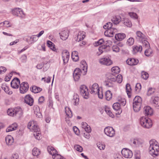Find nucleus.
<instances>
[{
	"mask_svg": "<svg viewBox=\"0 0 159 159\" xmlns=\"http://www.w3.org/2000/svg\"><path fill=\"white\" fill-rule=\"evenodd\" d=\"M116 80L118 83H120L122 81V76L121 75L119 74L117 75L116 77Z\"/></svg>",
	"mask_w": 159,
	"mask_h": 159,
	"instance_id": "obj_52",
	"label": "nucleus"
},
{
	"mask_svg": "<svg viewBox=\"0 0 159 159\" xmlns=\"http://www.w3.org/2000/svg\"><path fill=\"white\" fill-rule=\"evenodd\" d=\"M117 31V29L115 27H113L111 29H107L104 32V35L107 37H112L114 34Z\"/></svg>",
	"mask_w": 159,
	"mask_h": 159,
	"instance_id": "obj_9",
	"label": "nucleus"
},
{
	"mask_svg": "<svg viewBox=\"0 0 159 159\" xmlns=\"http://www.w3.org/2000/svg\"><path fill=\"white\" fill-rule=\"evenodd\" d=\"M104 42L103 39H101L98 41L95 42L94 45L95 46H98L99 45H101Z\"/></svg>",
	"mask_w": 159,
	"mask_h": 159,
	"instance_id": "obj_53",
	"label": "nucleus"
},
{
	"mask_svg": "<svg viewBox=\"0 0 159 159\" xmlns=\"http://www.w3.org/2000/svg\"><path fill=\"white\" fill-rule=\"evenodd\" d=\"M126 93H129L131 92V90L130 85L129 84H127L126 86Z\"/></svg>",
	"mask_w": 159,
	"mask_h": 159,
	"instance_id": "obj_55",
	"label": "nucleus"
},
{
	"mask_svg": "<svg viewBox=\"0 0 159 159\" xmlns=\"http://www.w3.org/2000/svg\"><path fill=\"white\" fill-rule=\"evenodd\" d=\"M33 135L38 140L40 139L41 136L40 131L39 132H36L34 133Z\"/></svg>",
	"mask_w": 159,
	"mask_h": 159,
	"instance_id": "obj_40",
	"label": "nucleus"
},
{
	"mask_svg": "<svg viewBox=\"0 0 159 159\" xmlns=\"http://www.w3.org/2000/svg\"><path fill=\"white\" fill-rule=\"evenodd\" d=\"M121 153L122 155L126 158H131L133 153L131 150H121Z\"/></svg>",
	"mask_w": 159,
	"mask_h": 159,
	"instance_id": "obj_11",
	"label": "nucleus"
},
{
	"mask_svg": "<svg viewBox=\"0 0 159 159\" xmlns=\"http://www.w3.org/2000/svg\"><path fill=\"white\" fill-rule=\"evenodd\" d=\"M37 108V110H34V114L38 118H41L42 117V115L40 111V109L39 107H36Z\"/></svg>",
	"mask_w": 159,
	"mask_h": 159,
	"instance_id": "obj_37",
	"label": "nucleus"
},
{
	"mask_svg": "<svg viewBox=\"0 0 159 159\" xmlns=\"http://www.w3.org/2000/svg\"><path fill=\"white\" fill-rule=\"evenodd\" d=\"M84 36V35L82 36L81 33H79L78 34V35L77 36V38L76 39V40L78 42L81 41L84 39V36Z\"/></svg>",
	"mask_w": 159,
	"mask_h": 159,
	"instance_id": "obj_47",
	"label": "nucleus"
},
{
	"mask_svg": "<svg viewBox=\"0 0 159 159\" xmlns=\"http://www.w3.org/2000/svg\"><path fill=\"white\" fill-rule=\"evenodd\" d=\"M140 124L143 127L145 128H149L152 125L151 120L150 119H147L144 116L140 118Z\"/></svg>",
	"mask_w": 159,
	"mask_h": 159,
	"instance_id": "obj_3",
	"label": "nucleus"
},
{
	"mask_svg": "<svg viewBox=\"0 0 159 159\" xmlns=\"http://www.w3.org/2000/svg\"><path fill=\"white\" fill-rule=\"evenodd\" d=\"M148 73L144 71H142L141 72L142 78L144 80H146L147 79L148 77Z\"/></svg>",
	"mask_w": 159,
	"mask_h": 159,
	"instance_id": "obj_41",
	"label": "nucleus"
},
{
	"mask_svg": "<svg viewBox=\"0 0 159 159\" xmlns=\"http://www.w3.org/2000/svg\"><path fill=\"white\" fill-rule=\"evenodd\" d=\"M149 153L155 157L159 155V150H150Z\"/></svg>",
	"mask_w": 159,
	"mask_h": 159,
	"instance_id": "obj_31",
	"label": "nucleus"
},
{
	"mask_svg": "<svg viewBox=\"0 0 159 159\" xmlns=\"http://www.w3.org/2000/svg\"><path fill=\"white\" fill-rule=\"evenodd\" d=\"M142 103V99L139 96H136L133 100V104H139Z\"/></svg>",
	"mask_w": 159,
	"mask_h": 159,
	"instance_id": "obj_28",
	"label": "nucleus"
},
{
	"mask_svg": "<svg viewBox=\"0 0 159 159\" xmlns=\"http://www.w3.org/2000/svg\"><path fill=\"white\" fill-rule=\"evenodd\" d=\"M150 101L154 106L156 108L159 109V97L152 96L151 98Z\"/></svg>",
	"mask_w": 159,
	"mask_h": 159,
	"instance_id": "obj_8",
	"label": "nucleus"
},
{
	"mask_svg": "<svg viewBox=\"0 0 159 159\" xmlns=\"http://www.w3.org/2000/svg\"><path fill=\"white\" fill-rule=\"evenodd\" d=\"M47 45L50 49L54 51H56V48L55 47V45L51 41L49 40L48 41H47Z\"/></svg>",
	"mask_w": 159,
	"mask_h": 159,
	"instance_id": "obj_30",
	"label": "nucleus"
},
{
	"mask_svg": "<svg viewBox=\"0 0 159 159\" xmlns=\"http://www.w3.org/2000/svg\"><path fill=\"white\" fill-rule=\"evenodd\" d=\"M142 43L146 48L148 49L150 48L149 43L146 40H144L142 41Z\"/></svg>",
	"mask_w": 159,
	"mask_h": 159,
	"instance_id": "obj_48",
	"label": "nucleus"
},
{
	"mask_svg": "<svg viewBox=\"0 0 159 159\" xmlns=\"http://www.w3.org/2000/svg\"><path fill=\"white\" fill-rule=\"evenodd\" d=\"M114 159H123L121 156L118 153H116L114 155Z\"/></svg>",
	"mask_w": 159,
	"mask_h": 159,
	"instance_id": "obj_49",
	"label": "nucleus"
},
{
	"mask_svg": "<svg viewBox=\"0 0 159 159\" xmlns=\"http://www.w3.org/2000/svg\"><path fill=\"white\" fill-rule=\"evenodd\" d=\"M80 91L81 95L84 98L88 99L89 97L88 89L85 85H82L80 86Z\"/></svg>",
	"mask_w": 159,
	"mask_h": 159,
	"instance_id": "obj_5",
	"label": "nucleus"
},
{
	"mask_svg": "<svg viewBox=\"0 0 159 159\" xmlns=\"http://www.w3.org/2000/svg\"><path fill=\"white\" fill-rule=\"evenodd\" d=\"M101 49H102L104 52H107L109 51L110 47L108 45H104L100 47V50Z\"/></svg>",
	"mask_w": 159,
	"mask_h": 159,
	"instance_id": "obj_38",
	"label": "nucleus"
},
{
	"mask_svg": "<svg viewBox=\"0 0 159 159\" xmlns=\"http://www.w3.org/2000/svg\"><path fill=\"white\" fill-rule=\"evenodd\" d=\"M111 71L113 74H117L119 73L120 70L118 66H114L112 68Z\"/></svg>",
	"mask_w": 159,
	"mask_h": 159,
	"instance_id": "obj_34",
	"label": "nucleus"
},
{
	"mask_svg": "<svg viewBox=\"0 0 159 159\" xmlns=\"http://www.w3.org/2000/svg\"><path fill=\"white\" fill-rule=\"evenodd\" d=\"M105 111L112 118H113L114 117V115L112 114L111 111L108 109H106Z\"/></svg>",
	"mask_w": 159,
	"mask_h": 159,
	"instance_id": "obj_54",
	"label": "nucleus"
},
{
	"mask_svg": "<svg viewBox=\"0 0 159 159\" xmlns=\"http://www.w3.org/2000/svg\"><path fill=\"white\" fill-rule=\"evenodd\" d=\"M155 92V89H154L152 88H149L148 90L147 95L148 96H149L153 93Z\"/></svg>",
	"mask_w": 159,
	"mask_h": 159,
	"instance_id": "obj_44",
	"label": "nucleus"
},
{
	"mask_svg": "<svg viewBox=\"0 0 159 159\" xmlns=\"http://www.w3.org/2000/svg\"><path fill=\"white\" fill-rule=\"evenodd\" d=\"M113 109L116 110L118 111L117 113L116 114H120L122 112V110L120 108V104L116 102L114 103L112 106Z\"/></svg>",
	"mask_w": 159,
	"mask_h": 159,
	"instance_id": "obj_19",
	"label": "nucleus"
},
{
	"mask_svg": "<svg viewBox=\"0 0 159 159\" xmlns=\"http://www.w3.org/2000/svg\"><path fill=\"white\" fill-rule=\"evenodd\" d=\"M112 49L113 52H118L120 50L119 47L116 45L113 46L112 47Z\"/></svg>",
	"mask_w": 159,
	"mask_h": 159,
	"instance_id": "obj_56",
	"label": "nucleus"
},
{
	"mask_svg": "<svg viewBox=\"0 0 159 159\" xmlns=\"http://www.w3.org/2000/svg\"><path fill=\"white\" fill-rule=\"evenodd\" d=\"M29 86L28 83L26 82H24L21 83L20 85V92L21 93H24L28 90Z\"/></svg>",
	"mask_w": 159,
	"mask_h": 159,
	"instance_id": "obj_7",
	"label": "nucleus"
},
{
	"mask_svg": "<svg viewBox=\"0 0 159 159\" xmlns=\"http://www.w3.org/2000/svg\"><path fill=\"white\" fill-rule=\"evenodd\" d=\"M27 127L30 131H33L34 133L39 132L40 131L39 127L34 120L30 121L28 123Z\"/></svg>",
	"mask_w": 159,
	"mask_h": 159,
	"instance_id": "obj_4",
	"label": "nucleus"
},
{
	"mask_svg": "<svg viewBox=\"0 0 159 159\" xmlns=\"http://www.w3.org/2000/svg\"><path fill=\"white\" fill-rule=\"evenodd\" d=\"M105 134L110 137H113L115 135V131L113 128L111 127L108 126L105 128L104 129Z\"/></svg>",
	"mask_w": 159,
	"mask_h": 159,
	"instance_id": "obj_6",
	"label": "nucleus"
},
{
	"mask_svg": "<svg viewBox=\"0 0 159 159\" xmlns=\"http://www.w3.org/2000/svg\"><path fill=\"white\" fill-rule=\"evenodd\" d=\"M133 53L134 54H135L138 52H141L142 50V48L141 46H136L133 47Z\"/></svg>",
	"mask_w": 159,
	"mask_h": 159,
	"instance_id": "obj_27",
	"label": "nucleus"
},
{
	"mask_svg": "<svg viewBox=\"0 0 159 159\" xmlns=\"http://www.w3.org/2000/svg\"><path fill=\"white\" fill-rule=\"evenodd\" d=\"M130 143L132 146L137 148L142 144V142L140 139H135L131 140Z\"/></svg>",
	"mask_w": 159,
	"mask_h": 159,
	"instance_id": "obj_15",
	"label": "nucleus"
},
{
	"mask_svg": "<svg viewBox=\"0 0 159 159\" xmlns=\"http://www.w3.org/2000/svg\"><path fill=\"white\" fill-rule=\"evenodd\" d=\"M117 100L118 102H117L120 104V105L124 106L125 105L126 101L125 98H122L121 97H118L117 98Z\"/></svg>",
	"mask_w": 159,
	"mask_h": 159,
	"instance_id": "obj_29",
	"label": "nucleus"
},
{
	"mask_svg": "<svg viewBox=\"0 0 159 159\" xmlns=\"http://www.w3.org/2000/svg\"><path fill=\"white\" fill-rule=\"evenodd\" d=\"M136 34L137 36L136 38L139 41H142L143 39H145V35L140 31H137Z\"/></svg>",
	"mask_w": 159,
	"mask_h": 159,
	"instance_id": "obj_23",
	"label": "nucleus"
},
{
	"mask_svg": "<svg viewBox=\"0 0 159 159\" xmlns=\"http://www.w3.org/2000/svg\"><path fill=\"white\" fill-rule=\"evenodd\" d=\"M112 24L110 22H109L107 23L106 25H104L103 28L105 29H111L113 28L112 27Z\"/></svg>",
	"mask_w": 159,
	"mask_h": 159,
	"instance_id": "obj_39",
	"label": "nucleus"
},
{
	"mask_svg": "<svg viewBox=\"0 0 159 159\" xmlns=\"http://www.w3.org/2000/svg\"><path fill=\"white\" fill-rule=\"evenodd\" d=\"M139 61L138 59L134 58H130L129 60L126 61L127 64L130 66L136 65L138 64Z\"/></svg>",
	"mask_w": 159,
	"mask_h": 159,
	"instance_id": "obj_20",
	"label": "nucleus"
},
{
	"mask_svg": "<svg viewBox=\"0 0 159 159\" xmlns=\"http://www.w3.org/2000/svg\"><path fill=\"white\" fill-rule=\"evenodd\" d=\"M44 100V98L43 96H42L39 97L38 100L39 104H41L43 102Z\"/></svg>",
	"mask_w": 159,
	"mask_h": 159,
	"instance_id": "obj_63",
	"label": "nucleus"
},
{
	"mask_svg": "<svg viewBox=\"0 0 159 159\" xmlns=\"http://www.w3.org/2000/svg\"><path fill=\"white\" fill-rule=\"evenodd\" d=\"M150 148L151 149H159V144L155 139H152L149 141Z\"/></svg>",
	"mask_w": 159,
	"mask_h": 159,
	"instance_id": "obj_13",
	"label": "nucleus"
},
{
	"mask_svg": "<svg viewBox=\"0 0 159 159\" xmlns=\"http://www.w3.org/2000/svg\"><path fill=\"white\" fill-rule=\"evenodd\" d=\"M134 42V40L133 38H129L127 40V43L129 46L133 45Z\"/></svg>",
	"mask_w": 159,
	"mask_h": 159,
	"instance_id": "obj_43",
	"label": "nucleus"
},
{
	"mask_svg": "<svg viewBox=\"0 0 159 159\" xmlns=\"http://www.w3.org/2000/svg\"><path fill=\"white\" fill-rule=\"evenodd\" d=\"M71 57L73 61H78L79 57L77 51H74L72 52Z\"/></svg>",
	"mask_w": 159,
	"mask_h": 159,
	"instance_id": "obj_24",
	"label": "nucleus"
},
{
	"mask_svg": "<svg viewBox=\"0 0 159 159\" xmlns=\"http://www.w3.org/2000/svg\"><path fill=\"white\" fill-rule=\"evenodd\" d=\"M145 55L148 57L149 56L152 54V52L150 49L146 48L144 52Z\"/></svg>",
	"mask_w": 159,
	"mask_h": 159,
	"instance_id": "obj_50",
	"label": "nucleus"
},
{
	"mask_svg": "<svg viewBox=\"0 0 159 159\" xmlns=\"http://www.w3.org/2000/svg\"><path fill=\"white\" fill-rule=\"evenodd\" d=\"M69 31L67 30H64L59 33L61 39L63 40H66L69 36Z\"/></svg>",
	"mask_w": 159,
	"mask_h": 159,
	"instance_id": "obj_18",
	"label": "nucleus"
},
{
	"mask_svg": "<svg viewBox=\"0 0 159 159\" xmlns=\"http://www.w3.org/2000/svg\"><path fill=\"white\" fill-rule=\"evenodd\" d=\"M5 140L7 144L8 145H11L13 142L12 137L11 135H8L6 137Z\"/></svg>",
	"mask_w": 159,
	"mask_h": 159,
	"instance_id": "obj_26",
	"label": "nucleus"
},
{
	"mask_svg": "<svg viewBox=\"0 0 159 159\" xmlns=\"http://www.w3.org/2000/svg\"><path fill=\"white\" fill-rule=\"evenodd\" d=\"M20 81L19 79L15 77L11 82V87L14 89H17L19 87Z\"/></svg>",
	"mask_w": 159,
	"mask_h": 159,
	"instance_id": "obj_10",
	"label": "nucleus"
},
{
	"mask_svg": "<svg viewBox=\"0 0 159 159\" xmlns=\"http://www.w3.org/2000/svg\"><path fill=\"white\" fill-rule=\"evenodd\" d=\"M25 102L30 106L33 105L34 100L30 94L26 95L24 99Z\"/></svg>",
	"mask_w": 159,
	"mask_h": 159,
	"instance_id": "obj_12",
	"label": "nucleus"
},
{
	"mask_svg": "<svg viewBox=\"0 0 159 159\" xmlns=\"http://www.w3.org/2000/svg\"><path fill=\"white\" fill-rule=\"evenodd\" d=\"M116 76L113 73H108L107 77V80L104 82L105 85L109 87H113L114 85L112 82L116 81Z\"/></svg>",
	"mask_w": 159,
	"mask_h": 159,
	"instance_id": "obj_1",
	"label": "nucleus"
},
{
	"mask_svg": "<svg viewBox=\"0 0 159 159\" xmlns=\"http://www.w3.org/2000/svg\"><path fill=\"white\" fill-rule=\"evenodd\" d=\"M80 75L75 73V72H73V76L75 81H78L80 77Z\"/></svg>",
	"mask_w": 159,
	"mask_h": 159,
	"instance_id": "obj_51",
	"label": "nucleus"
},
{
	"mask_svg": "<svg viewBox=\"0 0 159 159\" xmlns=\"http://www.w3.org/2000/svg\"><path fill=\"white\" fill-rule=\"evenodd\" d=\"M30 89L31 92L35 93L40 92L42 90L41 88L35 86H33Z\"/></svg>",
	"mask_w": 159,
	"mask_h": 159,
	"instance_id": "obj_25",
	"label": "nucleus"
},
{
	"mask_svg": "<svg viewBox=\"0 0 159 159\" xmlns=\"http://www.w3.org/2000/svg\"><path fill=\"white\" fill-rule=\"evenodd\" d=\"M97 146L99 149H104L105 148V145L103 143L98 142L97 144Z\"/></svg>",
	"mask_w": 159,
	"mask_h": 159,
	"instance_id": "obj_45",
	"label": "nucleus"
},
{
	"mask_svg": "<svg viewBox=\"0 0 159 159\" xmlns=\"http://www.w3.org/2000/svg\"><path fill=\"white\" fill-rule=\"evenodd\" d=\"M143 113L146 116H150L153 113V109L149 106L145 107L143 108Z\"/></svg>",
	"mask_w": 159,
	"mask_h": 159,
	"instance_id": "obj_14",
	"label": "nucleus"
},
{
	"mask_svg": "<svg viewBox=\"0 0 159 159\" xmlns=\"http://www.w3.org/2000/svg\"><path fill=\"white\" fill-rule=\"evenodd\" d=\"M62 54H63L62 56H63L64 54L65 56H66L65 58L69 59V57H70V54H69V53L67 50H65L64 53H62Z\"/></svg>",
	"mask_w": 159,
	"mask_h": 159,
	"instance_id": "obj_59",
	"label": "nucleus"
},
{
	"mask_svg": "<svg viewBox=\"0 0 159 159\" xmlns=\"http://www.w3.org/2000/svg\"><path fill=\"white\" fill-rule=\"evenodd\" d=\"M7 70L6 68L3 66L0 67V74H3Z\"/></svg>",
	"mask_w": 159,
	"mask_h": 159,
	"instance_id": "obj_58",
	"label": "nucleus"
},
{
	"mask_svg": "<svg viewBox=\"0 0 159 159\" xmlns=\"http://www.w3.org/2000/svg\"><path fill=\"white\" fill-rule=\"evenodd\" d=\"M56 156L54 157V159H66L59 154H57L56 155Z\"/></svg>",
	"mask_w": 159,
	"mask_h": 159,
	"instance_id": "obj_64",
	"label": "nucleus"
},
{
	"mask_svg": "<svg viewBox=\"0 0 159 159\" xmlns=\"http://www.w3.org/2000/svg\"><path fill=\"white\" fill-rule=\"evenodd\" d=\"M99 62L102 64L109 66L112 63V61L109 58H103L99 60Z\"/></svg>",
	"mask_w": 159,
	"mask_h": 159,
	"instance_id": "obj_16",
	"label": "nucleus"
},
{
	"mask_svg": "<svg viewBox=\"0 0 159 159\" xmlns=\"http://www.w3.org/2000/svg\"><path fill=\"white\" fill-rule=\"evenodd\" d=\"M73 72H75V73L80 75L81 73V70L79 68H76L75 69Z\"/></svg>",
	"mask_w": 159,
	"mask_h": 159,
	"instance_id": "obj_61",
	"label": "nucleus"
},
{
	"mask_svg": "<svg viewBox=\"0 0 159 159\" xmlns=\"http://www.w3.org/2000/svg\"><path fill=\"white\" fill-rule=\"evenodd\" d=\"M141 88V85L140 83L136 84L135 87V91L136 93H139Z\"/></svg>",
	"mask_w": 159,
	"mask_h": 159,
	"instance_id": "obj_42",
	"label": "nucleus"
},
{
	"mask_svg": "<svg viewBox=\"0 0 159 159\" xmlns=\"http://www.w3.org/2000/svg\"><path fill=\"white\" fill-rule=\"evenodd\" d=\"M7 113L8 115L14 116H16L20 118L23 115V112L20 108H16L15 109H9L7 111Z\"/></svg>",
	"mask_w": 159,
	"mask_h": 159,
	"instance_id": "obj_2",
	"label": "nucleus"
},
{
	"mask_svg": "<svg viewBox=\"0 0 159 159\" xmlns=\"http://www.w3.org/2000/svg\"><path fill=\"white\" fill-rule=\"evenodd\" d=\"M125 34L123 33H118L115 35V39L118 41L122 40L125 38Z\"/></svg>",
	"mask_w": 159,
	"mask_h": 159,
	"instance_id": "obj_22",
	"label": "nucleus"
},
{
	"mask_svg": "<svg viewBox=\"0 0 159 159\" xmlns=\"http://www.w3.org/2000/svg\"><path fill=\"white\" fill-rule=\"evenodd\" d=\"M10 23L8 21H5L2 22L0 23V24H2V25H5L6 27H10L11 25H9Z\"/></svg>",
	"mask_w": 159,
	"mask_h": 159,
	"instance_id": "obj_57",
	"label": "nucleus"
},
{
	"mask_svg": "<svg viewBox=\"0 0 159 159\" xmlns=\"http://www.w3.org/2000/svg\"><path fill=\"white\" fill-rule=\"evenodd\" d=\"M106 98L107 100L109 101L112 98V94L111 92L109 90L107 91L105 93Z\"/></svg>",
	"mask_w": 159,
	"mask_h": 159,
	"instance_id": "obj_33",
	"label": "nucleus"
},
{
	"mask_svg": "<svg viewBox=\"0 0 159 159\" xmlns=\"http://www.w3.org/2000/svg\"><path fill=\"white\" fill-rule=\"evenodd\" d=\"M12 14L15 16H20L22 14L24 15L23 11L19 8H16L12 11Z\"/></svg>",
	"mask_w": 159,
	"mask_h": 159,
	"instance_id": "obj_17",
	"label": "nucleus"
},
{
	"mask_svg": "<svg viewBox=\"0 0 159 159\" xmlns=\"http://www.w3.org/2000/svg\"><path fill=\"white\" fill-rule=\"evenodd\" d=\"M99 89H91L90 92L91 93H94V94H97V93H99Z\"/></svg>",
	"mask_w": 159,
	"mask_h": 159,
	"instance_id": "obj_60",
	"label": "nucleus"
},
{
	"mask_svg": "<svg viewBox=\"0 0 159 159\" xmlns=\"http://www.w3.org/2000/svg\"><path fill=\"white\" fill-rule=\"evenodd\" d=\"M124 24L127 27H130L132 25L131 22L127 18H125L124 19Z\"/></svg>",
	"mask_w": 159,
	"mask_h": 159,
	"instance_id": "obj_36",
	"label": "nucleus"
},
{
	"mask_svg": "<svg viewBox=\"0 0 159 159\" xmlns=\"http://www.w3.org/2000/svg\"><path fill=\"white\" fill-rule=\"evenodd\" d=\"M68 109L69 111H68V112H67L66 111V115L69 117L71 118L72 116V112L69 108H68Z\"/></svg>",
	"mask_w": 159,
	"mask_h": 159,
	"instance_id": "obj_62",
	"label": "nucleus"
},
{
	"mask_svg": "<svg viewBox=\"0 0 159 159\" xmlns=\"http://www.w3.org/2000/svg\"><path fill=\"white\" fill-rule=\"evenodd\" d=\"M111 20L114 25H117L121 21V18L120 16H116L112 17Z\"/></svg>",
	"mask_w": 159,
	"mask_h": 159,
	"instance_id": "obj_21",
	"label": "nucleus"
},
{
	"mask_svg": "<svg viewBox=\"0 0 159 159\" xmlns=\"http://www.w3.org/2000/svg\"><path fill=\"white\" fill-rule=\"evenodd\" d=\"M48 151L49 154L52 156L54 159L55 158L54 157L56 156V155L58 154L57 150H48Z\"/></svg>",
	"mask_w": 159,
	"mask_h": 159,
	"instance_id": "obj_35",
	"label": "nucleus"
},
{
	"mask_svg": "<svg viewBox=\"0 0 159 159\" xmlns=\"http://www.w3.org/2000/svg\"><path fill=\"white\" fill-rule=\"evenodd\" d=\"M142 103L139 104H133V108L134 110L136 112L139 111L140 109Z\"/></svg>",
	"mask_w": 159,
	"mask_h": 159,
	"instance_id": "obj_32",
	"label": "nucleus"
},
{
	"mask_svg": "<svg viewBox=\"0 0 159 159\" xmlns=\"http://www.w3.org/2000/svg\"><path fill=\"white\" fill-rule=\"evenodd\" d=\"M39 150H32V154L34 156L37 157L40 154Z\"/></svg>",
	"mask_w": 159,
	"mask_h": 159,
	"instance_id": "obj_46",
	"label": "nucleus"
}]
</instances>
